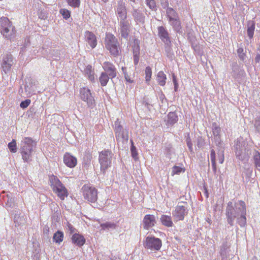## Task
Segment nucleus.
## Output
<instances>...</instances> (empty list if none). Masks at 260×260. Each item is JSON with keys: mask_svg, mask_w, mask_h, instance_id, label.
Returning <instances> with one entry per match:
<instances>
[{"mask_svg": "<svg viewBox=\"0 0 260 260\" xmlns=\"http://www.w3.org/2000/svg\"><path fill=\"white\" fill-rule=\"evenodd\" d=\"M225 212L227 222L231 226L234 225L235 220L241 227H244L246 224V205L244 201L235 200L229 202Z\"/></svg>", "mask_w": 260, "mask_h": 260, "instance_id": "f257e3e1", "label": "nucleus"}, {"mask_svg": "<svg viewBox=\"0 0 260 260\" xmlns=\"http://www.w3.org/2000/svg\"><path fill=\"white\" fill-rule=\"evenodd\" d=\"M36 146V142L30 137H24L20 143V152L24 162H28L32 160L34 148Z\"/></svg>", "mask_w": 260, "mask_h": 260, "instance_id": "f03ea898", "label": "nucleus"}, {"mask_svg": "<svg viewBox=\"0 0 260 260\" xmlns=\"http://www.w3.org/2000/svg\"><path fill=\"white\" fill-rule=\"evenodd\" d=\"M234 147L236 157L239 160L243 161L249 157L250 148L243 138L235 140Z\"/></svg>", "mask_w": 260, "mask_h": 260, "instance_id": "7ed1b4c3", "label": "nucleus"}, {"mask_svg": "<svg viewBox=\"0 0 260 260\" xmlns=\"http://www.w3.org/2000/svg\"><path fill=\"white\" fill-rule=\"evenodd\" d=\"M0 32L8 39H12L15 37V27L7 17L0 18Z\"/></svg>", "mask_w": 260, "mask_h": 260, "instance_id": "20e7f679", "label": "nucleus"}, {"mask_svg": "<svg viewBox=\"0 0 260 260\" xmlns=\"http://www.w3.org/2000/svg\"><path fill=\"white\" fill-rule=\"evenodd\" d=\"M105 45L106 48L109 50L111 54L116 57L121 53L117 39L112 34H107L105 37Z\"/></svg>", "mask_w": 260, "mask_h": 260, "instance_id": "39448f33", "label": "nucleus"}, {"mask_svg": "<svg viewBox=\"0 0 260 260\" xmlns=\"http://www.w3.org/2000/svg\"><path fill=\"white\" fill-rule=\"evenodd\" d=\"M113 154L111 151L104 150L99 153V162L101 171L105 174L107 169L111 167Z\"/></svg>", "mask_w": 260, "mask_h": 260, "instance_id": "423d86ee", "label": "nucleus"}, {"mask_svg": "<svg viewBox=\"0 0 260 260\" xmlns=\"http://www.w3.org/2000/svg\"><path fill=\"white\" fill-rule=\"evenodd\" d=\"M50 181L53 191L61 200H63L68 195L67 190L64 186L57 177L54 176L51 177Z\"/></svg>", "mask_w": 260, "mask_h": 260, "instance_id": "0eeeda50", "label": "nucleus"}, {"mask_svg": "<svg viewBox=\"0 0 260 260\" xmlns=\"http://www.w3.org/2000/svg\"><path fill=\"white\" fill-rule=\"evenodd\" d=\"M114 132L117 141H122L127 142L128 140V129L121 125L120 121L118 119L114 123Z\"/></svg>", "mask_w": 260, "mask_h": 260, "instance_id": "6e6552de", "label": "nucleus"}, {"mask_svg": "<svg viewBox=\"0 0 260 260\" xmlns=\"http://www.w3.org/2000/svg\"><path fill=\"white\" fill-rule=\"evenodd\" d=\"M143 245L147 249L158 251L160 249L162 243L161 240L158 238L148 236L145 238Z\"/></svg>", "mask_w": 260, "mask_h": 260, "instance_id": "1a4fd4ad", "label": "nucleus"}, {"mask_svg": "<svg viewBox=\"0 0 260 260\" xmlns=\"http://www.w3.org/2000/svg\"><path fill=\"white\" fill-rule=\"evenodd\" d=\"M84 198L88 201L94 203L98 199L96 189L88 185H84L81 189Z\"/></svg>", "mask_w": 260, "mask_h": 260, "instance_id": "9d476101", "label": "nucleus"}, {"mask_svg": "<svg viewBox=\"0 0 260 260\" xmlns=\"http://www.w3.org/2000/svg\"><path fill=\"white\" fill-rule=\"evenodd\" d=\"M80 94L81 99L86 102L89 107L92 108L94 106V99L89 89L85 87L81 88Z\"/></svg>", "mask_w": 260, "mask_h": 260, "instance_id": "9b49d317", "label": "nucleus"}, {"mask_svg": "<svg viewBox=\"0 0 260 260\" xmlns=\"http://www.w3.org/2000/svg\"><path fill=\"white\" fill-rule=\"evenodd\" d=\"M115 13L119 21L127 19L125 3L123 0L118 1L117 5L115 9Z\"/></svg>", "mask_w": 260, "mask_h": 260, "instance_id": "f8f14e48", "label": "nucleus"}, {"mask_svg": "<svg viewBox=\"0 0 260 260\" xmlns=\"http://www.w3.org/2000/svg\"><path fill=\"white\" fill-rule=\"evenodd\" d=\"M188 209L187 207L178 204L173 211L172 215L176 221L183 220L184 217L187 215Z\"/></svg>", "mask_w": 260, "mask_h": 260, "instance_id": "ddd939ff", "label": "nucleus"}, {"mask_svg": "<svg viewBox=\"0 0 260 260\" xmlns=\"http://www.w3.org/2000/svg\"><path fill=\"white\" fill-rule=\"evenodd\" d=\"M119 31L121 38L127 39L131 30L130 21L128 19L119 21Z\"/></svg>", "mask_w": 260, "mask_h": 260, "instance_id": "4468645a", "label": "nucleus"}, {"mask_svg": "<svg viewBox=\"0 0 260 260\" xmlns=\"http://www.w3.org/2000/svg\"><path fill=\"white\" fill-rule=\"evenodd\" d=\"M102 67L104 70V72H103L107 73L106 74L109 76L111 79L116 77L117 69L112 63L109 61H105L102 65Z\"/></svg>", "mask_w": 260, "mask_h": 260, "instance_id": "2eb2a0df", "label": "nucleus"}, {"mask_svg": "<svg viewBox=\"0 0 260 260\" xmlns=\"http://www.w3.org/2000/svg\"><path fill=\"white\" fill-rule=\"evenodd\" d=\"M132 15L135 22L137 24H144L145 22V16L143 13L142 8H134L132 11Z\"/></svg>", "mask_w": 260, "mask_h": 260, "instance_id": "dca6fc26", "label": "nucleus"}, {"mask_svg": "<svg viewBox=\"0 0 260 260\" xmlns=\"http://www.w3.org/2000/svg\"><path fill=\"white\" fill-rule=\"evenodd\" d=\"M143 228L146 230H148L153 226L156 223L155 217L153 215L147 214L143 220Z\"/></svg>", "mask_w": 260, "mask_h": 260, "instance_id": "f3484780", "label": "nucleus"}, {"mask_svg": "<svg viewBox=\"0 0 260 260\" xmlns=\"http://www.w3.org/2000/svg\"><path fill=\"white\" fill-rule=\"evenodd\" d=\"M157 29L158 36L161 41L166 45H170L171 44V40L167 30L162 26L158 27Z\"/></svg>", "mask_w": 260, "mask_h": 260, "instance_id": "a211bd4d", "label": "nucleus"}, {"mask_svg": "<svg viewBox=\"0 0 260 260\" xmlns=\"http://www.w3.org/2000/svg\"><path fill=\"white\" fill-rule=\"evenodd\" d=\"M13 57L11 54H7L3 59L2 68L5 73L9 72L13 64Z\"/></svg>", "mask_w": 260, "mask_h": 260, "instance_id": "6ab92c4d", "label": "nucleus"}, {"mask_svg": "<svg viewBox=\"0 0 260 260\" xmlns=\"http://www.w3.org/2000/svg\"><path fill=\"white\" fill-rule=\"evenodd\" d=\"M63 162L69 168L75 167L77 164V158L69 153H66L63 156Z\"/></svg>", "mask_w": 260, "mask_h": 260, "instance_id": "aec40b11", "label": "nucleus"}, {"mask_svg": "<svg viewBox=\"0 0 260 260\" xmlns=\"http://www.w3.org/2000/svg\"><path fill=\"white\" fill-rule=\"evenodd\" d=\"M85 38L86 41L92 48L95 47L97 44L96 38L92 32L89 31H85Z\"/></svg>", "mask_w": 260, "mask_h": 260, "instance_id": "412c9836", "label": "nucleus"}, {"mask_svg": "<svg viewBox=\"0 0 260 260\" xmlns=\"http://www.w3.org/2000/svg\"><path fill=\"white\" fill-rule=\"evenodd\" d=\"M4 192H3L0 194V200L2 199L3 202H5L6 205L8 207H13L14 206V199L12 197L11 193L4 194Z\"/></svg>", "mask_w": 260, "mask_h": 260, "instance_id": "4be33fe9", "label": "nucleus"}, {"mask_svg": "<svg viewBox=\"0 0 260 260\" xmlns=\"http://www.w3.org/2000/svg\"><path fill=\"white\" fill-rule=\"evenodd\" d=\"M122 71L126 81L129 83H133L134 82L135 77V73L133 70H129L128 72L126 71L125 67H122Z\"/></svg>", "mask_w": 260, "mask_h": 260, "instance_id": "5701e85b", "label": "nucleus"}, {"mask_svg": "<svg viewBox=\"0 0 260 260\" xmlns=\"http://www.w3.org/2000/svg\"><path fill=\"white\" fill-rule=\"evenodd\" d=\"M72 242L78 246H82L85 242V239L84 237L77 233H75L72 237Z\"/></svg>", "mask_w": 260, "mask_h": 260, "instance_id": "b1692460", "label": "nucleus"}, {"mask_svg": "<svg viewBox=\"0 0 260 260\" xmlns=\"http://www.w3.org/2000/svg\"><path fill=\"white\" fill-rule=\"evenodd\" d=\"M169 22L177 33L182 34V27L179 17L177 19H173V20L169 21Z\"/></svg>", "mask_w": 260, "mask_h": 260, "instance_id": "393cba45", "label": "nucleus"}, {"mask_svg": "<svg viewBox=\"0 0 260 260\" xmlns=\"http://www.w3.org/2000/svg\"><path fill=\"white\" fill-rule=\"evenodd\" d=\"M84 72L86 77L92 82L96 81V78L94 76V71L92 69V67L90 65L87 66L84 70Z\"/></svg>", "mask_w": 260, "mask_h": 260, "instance_id": "a878e982", "label": "nucleus"}, {"mask_svg": "<svg viewBox=\"0 0 260 260\" xmlns=\"http://www.w3.org/2000/svg\"><path fill=\"white\" fill-rule=\"evenodd\" d=\"M167 17L169 21L173 20V19H177L179 18V15L177 12L172 8H168L166 10Z\"/></svg>", "mask_w": 260, "mask_h": 260, "instance_id": "bb28decb", "label": "nucleus"}, {"mask_svg": "<svg viewBox=\"0 0 260 260\" xmlns=\"http://www.w3.org/2000/svg\"><path fill=\"white\" fill-rule=\"evenodd\" d=\"M167 124L173 125L178 121V116L175 112H170L167 116Z\"/></svg>", "mask_w": 260, "mask_h": 260, "instance_id": "cd10ccee", "label": "nucleus"}, {"mask_svg": "<svg viewBox=\"0 0 260 260\" xmlns=\"http://www.w3.org/2000/svg\"><path fill=\"white\" fill-rule=\"evenodd\" d=\"M160 219L162 224L165 226L172 227L173 225L171 216L162 215Z\"/></svg>", "mask_w": 260, "mask_h": 260, "instance_id": "c85d7f7f", "label": "nucleus"}, {"mask_svg": "<svg viewBox=\"0 0 260 260\" xmlns=\"http://www.w3.org/2000/svg\"><path fill=\"white\" fill-rule=\"evenodd\" d=\"M102 230H112L116 229L117 227V224L116 223L112 222H106L100 224Z\"/></svg>", "mask_w": 260, "mask_h": 260, "instance_id": "c756f323", "label": "nucleus"}, {"mask_svg": "<svg viewBox=\"0 0 260 260\" xmlns=\"http://www.w3.org/2000/svg\"><path fill=\"white\" fill-rule=\"evenodd\" d=\"M166 75L162 71H159L157 75V81L159 85L164 86L166 84Z\"/></svg>", "mask_w": 260, "mask_h": 260, "instance_id": "7c9ffc66", "label": "nucleus"}, {"mask_svg": "<svg viewBox=\"0 0 260 260\" xmlns=\"http://www.w3.org/2000/svg\"><path fill=\"white\" fill-rule=\"evenodd\" d=\"M253 159L255 167L260 170V152L255 150L253 153Z\"/></svg>", "mask_w": 260, "mask_h": 260, "instance_id": "2f4dec72", "label": "nucleus"}, {"mask_svg": "<svg viewBox=\"0 0 260 260\" xmlns=\"http://www.w3.org/2000/svg\"><path fill=\"white\" fill-rule=\"evenodd\" d=\"M255 29V23L253 21H249L247 23V35L250 39L252 38Z\"/></svg>", "mask_w": 260, "mask_h": 260, "instance_id": "473e14b6", "label": "nucleus"}, {"mask_svg": "<svg viewBox=\"0 0 260 260\" xmlns=\"http://www.w3.org/2000/svg\"><path fill=\"white\" fill-rule=\"evenodd\" d=\"M106 73L102 72L101 76L99 77L100 83L102 86H105L111 77L106 74Z\"/></svg>", "mask_w": 260, "mask_h": 260, "instance_id": "72a5a7b5", "label": "nucleus"}, {"mask_svg": "<svg viewBox=\"0 0 260 260\" xmlns=\"http://www.w3.org/2000/svg\"><path fill=\"white\" fill-rule=\"evenodd\" d=\"M63 233L60 231H58L54 234L53 237V240L56 243L59 244L61 242L63 241Z\"/></svg>", "mask_w": 260, "mask_h": 260, "instance_id": "f704fd0d", "label": "nucleus"}, {"mask_svg": "<svg viewBox=\"0 0 260 260\" xmlns=\"http://www.w3.org/2000/svg\"><path fill=\"white\" fill-rule=\"evenodd\" d=\"M14 222L17 225H20L25 223V220L23 216H21L19 214H16L14 217Z\"/></svg>", "mask_w": 260, "mask_h": 260, "instance_id": "c9c22d12", "label": "nucleus"}, {"mask_svg": "<svg viewBox=\"0 0 260 260\" xmlns=\"http://www.w3.org/2000/svg\"><path fill=\"white\" fill-rule=\"evenodd\" d=\"M215 152L213 149L211 150L210 153V159L211 161V164L213 168V170L214 173L216 172V161H215Z\"/></svg>", "mask_w": 260, "mask_h": 260, "instance_id": "e433bc0d", "label": "nucleus"}, {"mask_svg": "<svg viewBox=\"0 0 260 260\" xmlns=\"http://www.w3.org/2000/svg\"><path fill=\"white\" fill-rule=\"evenodd\" d=\"M133 56L139 55L140 47L137 40L134 41V45L133 46Z\"/></svg>", "mask_w": 260, "mask_h": 260, "instance_id": "4c0bfd02", "label": "nucleus"}, {"mask_svg": "<svg viewBox=\"0 0 260 260\" xmlns=\"http://www.w3.org/2000/svg\"><path fill=\"white\" fill-rule=\"evenodd\" d=\"M60 14L62 16L63 18L67 20L71 17V12L66 9H61L59 10Z\"/></svg>", "mask_w": 260, "mask_h": 260, "instance_id": "58836bf2", "label": "nucleus"}, {"mask_svg": "<svg viewBox=\"0 0 260 260\" xmlns=\"http://www.w3.org/2000/svg\"><path fill=\"white\" fill-rule=\"evenodd\" d=\"M68 5L73 8H78L80 5V0H66Z\"/></svg>", "mask_w": 260, "mask_h": 260, "instance_id": "ea45409f", "label": "nucleus"}, {"mask_svg": "<svg viewBox=\"0 0 260 260\" xmlns=\"http://www.w3.org/2000/svg\"><path fill=\"white\" fill-rule=\"evenodd\" d=\"M147 6L152 11H156V5L154 0H145Z\"/></svg>", "mask_w": 260, "mask_h": 260, "instance_id": "a19ab883", "label": "nucleus"}, {"mask_svg": "<svg viewBox=\"0 0 260 260\" xmlns=\"http://www.w3.org/2000/svg\"><path fill=\"white\" fill-rule=\"evenodd\" d=\"M185 169L183 168L180 167L178 166H174L172 168V175H174L175 174H179L181 172H184Z\"/></svg>", "mask_w": 260, "mask_h": 260, "instance_id": "79ce46f5", "label": "nucleus"}, {"mask_svg": "<svg viewBox=\"0 0 260 260\" xmlns=\"http://www.w3.org/2000/svg\"><path fill=\"white\" fill-rule=\"evenodd\" d=\"M8 148L10 151L15 153L17 151L16 142L15 140H13L8 144Z\"/></svg>", "mask_w": 260, "mask_h": 260, "instance_id": "37998d69", "label": "nucleus"}, {"mask_svg": "<svg viewBox=\"0 0 260 260\" xmlns=\"http://www.w3.org/2000/svg\"><path fill=\"white\" fill-rule=\"evenodd\" d=\"M145 79L146 82H148L150 80L152 75L151 69L150 67H147L145 69Z\"/></svg>", "mask_w": 260, "mask_h": 260, "instance_id": "c03bdc74", "label": "nucleus"}, {"mask_svg": "<svg viewBox=\"0 0 260 260\" xmlns=\"http://www.w3.org/2000/svg\"><path fill=\"white\" fill-rule=\"evenodd\" d=\"M91 158L92 156L91 154L89 153L86 154L83 158L84 164L86 166H88L90 164Z\"/></svg>", "mask_w": 260, "mask_h": 260, "instance_id": "a18cd8bd", "label": "nucleus"}, {"mask_svg": "<svg viewBox=\"0 0 260 260\" xmlns=\"http://www.w3.org/2000/svg\"><path fill=\"white\" fill-rule=\"evenodd\" d=\"M132 146H131V151L132 157L136 159L137 157L138 153L137 152V149L135 146L133 144V142L131 140Z\"/></svg>", "mask_w": 260, "mask_h": 260, "instance_id": "49530a36", "label": "nucleus"}, {"mask_svg": "<svg viewBox=\"0 0 260 260\" xmlns=\"http://www.w3.org/2000/svg\"><path fill=\"white\" fill-rule=\"evenodd\" d=\"M220 132V128L219 126H217L216 123H214L213 124V134L214 136L216 137H219V134Z\"/></svg>", "mask_w": 260, "mask_h": 260, "instance_id": "de8ad7c7", "label": "nucleus"}, {"mask_svg": "<svg viewBox=\"0 0 260 260\" xmlns=\"http://www.w3.org/2000/svg\"><path fill=\"white\" fill-rule=\"evenodd\" d=\"M243 51L244 50L242 48H239L237 50V53L238 56L242 60H244L245 59L246 56V55Z\"/></svg>", "mask_w": 260, "mask_h": 260, "instance_id": "09e8293b", "label": "nucleus"}, {"mask_svg": "<svg viewBox=\"0 0 260 260\" xmlns=\"http://www.w3.org/2000/svg\"><path fill=\"white\" fill-rule=\"evenodd\" d=\"M30 103V100L29 99L25 100L22 101L20 104V106L21 108L25 109L27 107Z\"/></svg>", "mask_w": 260, "mask_h": 260, "instance_id": "8fccbe9b", "label": "nucleus"}, {"mask_svg": "<svg viewBox=\"0 0 260 260\" xmlns=\"http://www.w3.org/2000/svg\"><path fill=\"white\" fill-rule=\"evenodd\" d=\"M173 152V150L172 146L170 144L168 145L165 148V153H166L167 155L170 156Z\"/></svg>", "mask_w": 260, "mask_h": 260, "instance_id": "3c124183", "label": "nucleus"}, {"mask_svg": "<svg viewBox=\"0 0 260 260\" xmlns=\"http://www.w3.org/2000/svg\"><path fill=\"white\" fill-rule=\"evenodd\" d=\"M186 141L187 146L189 151L191 152H193L192 144L191 143V139L189 137H188L186 138Z\"/></svg>", "mask_w": 260, "mask_h": 260, "instance_id": "603ef678", "label": "nucleus"}, {"mask_svg": "<svg viewBox=\"0 0 260 260\" xmlns=\"http://www.w3.org/2000/svg\"><path fill=\"white\" fill-rule=\"evenodd\" d=\"M218 161L220 164H222L224 160L223 151H220L218 154Z\"/></svg>", "mask_w": 260, "mask_h": 260, "instance_id": "864d4df0", "label": "nucleus"}, {"mask_svg": "<svg viewBox=\"0 0 260 260\" xmlns=\"http://www.w3.org/2000/svg\"><path fill=\"white\" fill-rule=\"evenodd\" d=\"M160 5L161 7L166 10L167 9L169 6L168 0H160Z\"/></svg>", "mask_w": 260, "mask_h": 260, "instance_id": "5fc2aeb1", "label": "nucleus"}, {"mask_svg": "<svg viewBox=\"0 0 260 260\" xmlns=\"http://www.w3.org/2000/svg\"><path fill=\"white\" fill-rule=\"evenodd\" d=\"M68 229L71 234H75L76 229L71 224L68 225Z\"/></svg>", "mask_w": 260, "mask_h": 260, "instance_id": "6e6d98bb", "label": "nucleus"}, {"mask_svg": "<svg viewBox=\"0 0 260 260\" xmlns=\"http://www.w3.org/2000/svg\"><path fill=\"white\" fill-rule=\"evenodd\" d=\"M139 55L134 56V63L135 66L137 65L139 60Z\"/></svg>", "mask_w": 260, "mask_h": 260, "instance_id": "4d7b16f0", "label": "nucleus"}, {"mask_svg": "<svg viewBox=\"0 0 260 260\" xmlns=\"http://www.w3.org/2000/svg\"><path fill=\"white\" fill-rule=\"evenodd\" d=\"M204 193L205 196H206V197L207 198H208L209 193H208L207 187L204 186Z\"/></svg>", "mask_w": 260, "mask_h": 260, "instance_id": "13d9d810", "label": "nucleus"}, {"mask_svg": "<svg viewBox=\"0 0 260 260\" xmlns=\"http://www.w3.org/2000/svg\"><path fill=\"white\" fill-rule=\"evenodd\" d=\"M255 61L256 62H259L260 61V54H258L256 55Z\"/></svg>", "mask_w": 260, "mask_h": 260, "instance_id": "bf43d9fd", "label": "nucleus"}, {"mask_svg": "<svg viewBox=\"0 0 260 260\" xmlns=\"http://www.w3.org/2000/svg\"><path fill=\"white\" fill-rule=\"evenodd\" d=\"M173 83L174 84L175 90L176 91L177 88V85L174 76L173 77Z\"/></svg>", "mask_w": 260, "mask_h": 260, "instance_id": "052dcab7", "label": "nucleus"}, {"mask_svg": "<svg viewBox=\"0 0 260 260\" xmlns=\"http://www.w3.org/2000/svg\"><path fill=\"white\" fill-rule=\"evenodd\" d=\"M252 170H248V173H247V175L248 176V177H249V176L251 175V173H252Z\"/></svg>", "mask_w": 260, "mask_h": 260, "instance_id": "680f3d73", "label": "nucleus"}, {"mask_svg": "<svg viewBox=\"0 0 260 260\" xmlns=\"http://www.w3.org/2000/svg\"><path fill=\"white\" fill-rule=\"evenodd\" d=\"M221 256H222L221 260H226V259L225 258H224V254H223V253L222 252L221 253Z\"/></svg>", "mask_w": 260, "mask_h": 260, "instance_id": "e2e57ef3", "label": "nucleus"}, {"mask_svg": "<svg viewBox=\"0 0 260 260\" xmlns=\"http://www.w3.org/2000/svg\"><path fill=\"white\" fill-rule=\"evenodd\" d=\"M59 58V57L57 56H54V57H53V59L55 60H58Z\"/></svg>", "mask_w": 260, "mask_h": 260, "instance_id": "0e129e2a", "label": "nucleus"}, {"mask_svg": "<svg viewBox=\"0 0 260 260\" xmlns=\"http://www.w3.org/2000/svg\"><path fill=\"white\" fill-rule=\"evenodd\" d=\"M255 126H258V125H260V124H259V122L258 123V122H255Z\"/></svg>", "mask_w": 260, "mask_h": 260, "instance_id": "69168bd1", "label": "nucleus"}, {"mask_svg": "<svg viewBox=\"0 0 260 260\" xmlns=\"http://www.w3.org/2000/svg\"><path fill=\"white\" fill-rule=\"evenodd\" d=\"M251 260H257V259L256 257H253Z\"/></svg>", "mask_w": 260, "mask_h": 260, "instance_id": "338daca9", "label": "nucleus"}, {"mask_svg": "<svg viewBox=\"0 0 260 260\" xmlns=\"http://www.w3.org/2000/svg\"><path fill=\"white\" fill-rule=\"evenodd\" d=\"M104 2L106 3L108 0H102Z\"/></svg>", "mask_w": 260, "mask_h": 260, "instance_id": "774afa93", "label": "nucleus"}]
</instances>
